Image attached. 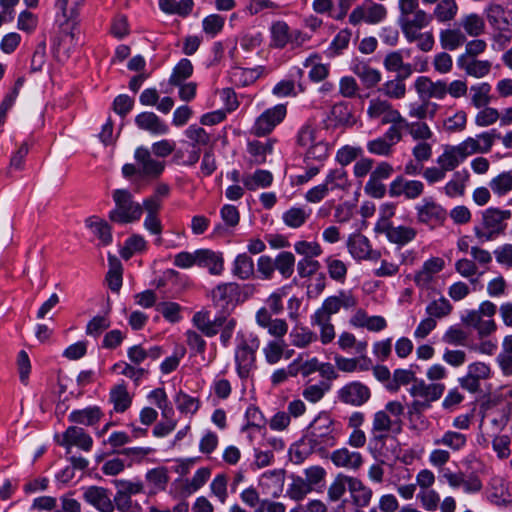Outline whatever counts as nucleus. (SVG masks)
I'll list each match as a JSON object with an SVG mask.
<instances>
[{
    "label": "nucleus",
    "mask_w": 512,
    "mask_h": 512,
    "mask_svg": "<svg viewBox=\"0 0 512 512\" xmlns=\"http://www.w3.org/2000/svg\"><path fill=\"white\" fill-rule=\"evenodd\" d=\"M451 311L452 305L444 297L432 301L426 307V313L429 315V317L434 319L446 317L451 313Z\"/></svg>",
    "instance_id": "obj_55"
},
{
    "label": "nucleus",
    "mask_w": 512,
    "mask_h": 512,
    "mask_svg": "<svg viewBox=\"0 0 512 512\" xmlns=\"http://www.w3.org/2000/svg\"><path fill=\"white\" fill-rule=\"evenodd\" d=\"M230 77L236 85L248 86L259 77V74L253 69L236 67L232 69Z\"/></svg>",
    "instance_id": "obj_56"
},
{
    "label": "nucleus",
    "mask_w": 512,
    "mask_h": 512,
    "mask_svg": "<svg viewBox=\"0 0 512 512\" xmlns=\"http://www.w3.org/2000/svg\"><path fill=\"white\" fill-rule=\"evenodd\" d=\"M444 390L445 386L443 384H426L424 381H421L411 388V394L416 397L424 398L425 402L429 404L432 401L438 400L442 396Z\"/></svg>",
    "instance_id": "obj_26"
},
{
    "label": "nucleus",
    "mask_w": 512,
    "mask_h": 512,
    "mask_svg": "<svg viewBox=\"0 0 512 512\" xmlns=\"http://www.w3.org/2000/svg\"><path fill=\"white\" fill-rule=\"evenodd\" d=\"M134 158L142 177L156 179L165 169V163L154 159L151 152L145 147H138L135 150Z\"/></svg>",
    "instance_id": "obj_8"
},
{
    "label": "nucleus",
    "mask_w": 512,
    "mask_h": 512,
    "mask_svg": "<svg viewBox=\"0 0 512 512\" xmlns=\"http://www.w3.org/2000/svg\"><path fill=\"white\" fill-rule=\"evenodd\" d=\"M312 487L303 478L296 477L287 489V495L295 501L302 500L309 492Z\"/></svg>",
    "instance_id": "obj_58"
},
{
    "label": "nucleus",
    "mask_w": 512,
    "mask_h": 512,
    "mask_svg": "<svg viewBox=\"0 0 512 512\" xmlns=\"http://www.w3.org/2000/svg\"><path fill=\"white\" fill-rule=\"evenodd\" d=\"M377 229L385 233L390 242L400 245L412 241L416 236L415 229L407 226H393L386 220L378 223Z\"/></svg>",
    "instance_id": "obj_18"
},
{
    "label": "nucleus",
    "mask_w": 512,
    "mask_h": 512,
    "mask_svg": "<svg viewBox=\"0 0 512 512\" xmlns=\"http://www.w3.org/2000/svg\"><path fill=\"white\" fill-rule=\"evenodd\" d=\"M352 0H336V6H333L332 0H313V9L317 13H332L337 20H342L348 13Z\"/></svg>",
    "instance_id": "obj_23"
},
{
    "label": "nucleus",
    "mask_w": 512,
    "mask_h": 512,
    "mask_svg": "<svg viewBox=\"0 0 512 512\" xmlns=\"http://www.w3.org/2000/svg\"><path fill=\"white\" fill-rule=\"evenodd\" d=\"M367 115L370 119L381 118L382 124L402 122V115L393 108L392 104L380 98H374L369 101Z\"/></svg>",
    "instance_id": "obj_9"
},
{
    "label": "nucleus",
    "mask_w": 512,
    "mask_h": 512,
    "mask_svg": "<svg viewBox=\"0 0 512 512\" xmlns=\"http://www.w3.org/2000/svg\"><path fill=\"white\" fill-rule=\"evenodd\" d=\"M457 64L468 76L483 78L491 71L492 64L488 60H480L473 57L460 56Z\"/></svg>",
    "instance_id": "obj_22"
},
{
    "label": "nucleus",
    "mask_w": 512,
    "mask_h": 512,
    "mask_svg": "<svg viewBox=\"0 0 512 512\" xmlns=\"http://www.w3.org/2000/svg\"><path fill=\"white\" fill-rule=\"evenodd\" d=\"M175 403L178 410L182 413L194 414L199 409V400L182 391L175 397Z\"/></svg>",
    "instance_id": "obj_60"
},
{
    "label": "nucleus",
    "mask_w": 512,
    "mask_h": 512,
    "mask_svg": "<svg viewBox=\"0 0 512 512\" xmlns=\"http://www.w3.org/2000/svg\"><path fill=\"white\" fill-rule=\"evenodd\" d=\"M387 16V9L383 4L373 0H365L354 9V23L365 22L375 25L382 22Z\"/></svg>",
    "instance_id": "obj_7"
},
{
    "label": "nucleus",
    "mask_w": 512,
    "mask_h": 512,
    "mask_svg": "<svg viewBox=\"0 0 512 512\" xmlns=\"http://www.w3.org/2000/svg\"><path fill=\"white\" fill-rule=\"evenodd\" d=\"M414 88L421 100L430 102L431 99L443 100L445 98V81H433L427 76H419L414 82Z\"/></svg>",
    "instance_id": "obj_10"
},
{
    "label": "nucleus",
    "mask_w": 512,
    "mask_h": 512,
    "mask_svg": "<svg viewBox=\"0 0 512 512\" xmlns=\"http://www.w3.org/2000/svg\"><path fill=\"white\" fill-rule=\"evenodd\" d=\"M86 225L92 229L93 233L104 245H108L112 242L111 227L109 224L97 217H91L86 220Z\"/></svg>",
    "instance_id": "obj_39"
},
{
    "label": "nucleus",
    "mask_w": 512,
    "mask_h": 512,
    "mask_svg": "<svg viewBox=\"0 0 512 512\" xmlns=\"http://www.w3.org/2000/svg\"><path fill=\"white\" fill-rule=\"evenodd\" d=\"M309 216L310 211L301 207H292L283 214L282 219L287 226L298 228L306 222Z\"/></svg>",
    "instance_id": "obj_49"
},
{
    "label": "nucleus",
    "mask_w": 512,
    "mask_h": 512,
    "mask_svg": "<svg viewBox=\"0 0 512 512\" xmlns=\"http://www.w3.org/2000/svg\"><path fill=\"white\" fill-rule=\"evenodd\" d=\"M273 181L272 174L267 170H256L253 174L244 175L242 182L244 186L251 191L258 188H266Z\"/></svg>",
    "instance_id": "obj_32"
},
{
    "label": "nucleus",
    "mask_w": 512,
    "mask_h": 512,
    "mask_svg": "<svg viewBox=\"0 0 512 512\" xmlns=\"http://www.w3.org/2000/svg\"><path fill=\"white\" fill-rule=\"evenodd\" d=\"M110 401L113 403L115 411L122 413L130 407L132 399L126 386L119 384L111 389Z\"/></svg>",
    "instance_id": "obj_36"
},
{
    "label": "nucleus",
    "mask_w": 512,
    "mask_h": 512,
    "mask_svg": "<svg viewBox=\"0 0 512 512\" xmlns=\"http://www.w3.org/2000/svg\"><path fill=\"white\" fill-rule=\"evenodd\" d=\"M492 192L502 197L512 191V171H505L493 177L489 182Z\"/></svg>",
    "instance_id": "obj_37"
},
{
    "label": "nucleus",
    "mask_w": 512,
    "mask_h": 512,
    "mask_svg": "<svg viewBox=\"0 0 512 512\" xmlns=\"http://www.w3.org/2000/svg\"><path fill=\"white\" fill-rule=\"evenodd\" d=\"M294 34L298 35L299 32H291L289 26L284 21H277L271 26L273 45L277 48L285 47L290 41H292Z\"/></svg>",
    "instance_id": "obj_31"
},
{
    "label": "nucleus",
    "mask_w": 512,
    "mask_h": 512,
    "mask_svg": "<svg viewBox=\"0 0 512 512\" xmlns=\"http://www.w3.org/2000/svg\"><path fill=\"white\" fill-rule=\"evenodd\" d=\"M354 73L367 88L375 86L381 79V74L378 70L365 64H357L354 67Z\"/></svg>",
    "instance_id": "obj_47"
},
{
    "label": "nucleus",
    "mask_w": 512,
    "mask_h": 512,
    "mask_svg": "<svg viewBox=\"0 0 512 512\" xmlns=\"http://www.w3.org/2000/svg\"><path fill=\"white\" fill-rule=\"evenodd\" d=\"M346 485L352 489V479L343 475H338L332 485L329 487L328 495L332 501L339 500L346 491Z\"/></svg>",
    "instance_id": "obj_62"
},
{
    "label": "nucleus",
    "mask_w": 512,
    "mask_h": 512,
    "mask_svg": "<svg viewBox=\"0 0 512 512\" xmlns=\"http://www.w3.org/2000/svg\"><path fill=\"white\" fill-rule=\"evenodd\" d=\"M85 0H56V8L67 20L79 18V9L83 6Z\"/></svg>",
    "instance_id": "obj_44"
},
{
    "label": "nucleus",
    "mask_w": 512,
    "mask_h": 512,
    "mask_svg": "<svg viewBox=\"0 0 512 512\" xmlns=\"http://www.w3.org/2000/svg\"><path fill=\"white\" fill-rule=\"evenodd\" d=\"M146 240L141 235H132L129 237L124 247L120 251V255L123 259L128 260L134 253L142 252L146 249Z\"/></svg>",
    "instance_id": "obj_52"
},
{
    "label": "nucleus",
    "mask_w": 512,
    "mask_h": 512,
    "mask_svg": "<svg viewBox=\"0 0 512 512\" xmlns=\"http://www.w3.org/2000/svg\"><path fill=\"white\" fill-rule=\"evenodd\" d=\"M59 444L69 452L72 446H76L84 451H90L93 445L92 437L85 430L78 426H70L62 435Z\"/></svg>",
    "instance_id": "obj_16"
},
{
    "label": "nucleus",
    "mask_w": 512,
    "mask_h": 512,
    "mask_svg": "<svg viewBox=\"0 0 512 512\" xmlns=\"http://www.w3.org/2000/svg\"><path fill=\"white\" fill-rule=\"evenodd\" d=\"M439 40L443 49L454 51L466 43V36L459 28H450L440 32Z\"/></svg>",
    "instance_id": "obj_29"
},
{
    "label": "nucleus",
    "mask_w": 512,
    "mask_h": 512,
    "mask_svg": "<svg viewBox=\"0 0 512 512\" xmlns=\"http://www.w3.org/2000/svg\"><path fill=\"white\" fill-rule=\"evenodd\" d=\"M468 179L469 173L467 171L455 172L453 178L444 187L445 193L449 197L463 196Z\"/></svg>",
    "instance_id": "obj_38"
},
{
    "label": "nucleus",
    "mask_w": 512,
    "mask_h": 512,
    "mask_svg": "<svg viewBox=\"0 0 512 512\" xmlns=\"http://www.w3.org/2000/svg\"><path fill=\"white\" fill-rule=\"evenodd\" d=\"M136 125L153 135H164L168 132V126L153 112H142L135 118Z\"/></svg>",
    "instance_id": "obj_24"
},
{
    "label": "nucleus",
    "mask_w": 512,
    "mask_h": 512,
    "mask_svg": "<svg viewBox=\"0 0 512 512\" xmlns=\"http://www.w3.org/2000/svg\"><path fill=\"white\" fill-rule=\"evenodd\" d=\"M286 344L284 339L271 340L263 348V353L267 363L274 365L278 363L285 351Z\"/></svg>",
    "instance_id": "obj_45"
},
{
    "label": "nucleus",
    "mask_w": 512,
    "mask_h": 512,
    "mask_svg": "<svg viewBox=\"0 0 512 512\" xmlns=\"http://www.w3.org/2000/svg\"><path fill=\"white\" fill-rule=\"evenodd\" d=\"M225 19L218 14H211L205 17L202 21L203 31L214 37L218 33H220L224 27Z\"/></svg>",
    "instance_id": "obj_63"
},
{
    "label": "nucleus",
    "mask_w": 512,
    "mask_h": 512,
    "mask_svg": "<svg viewBox=\"0 0 512 512\" xmlns=\"http://www.w3.org/2000/svg\"><path fill=\"white\" fill-rule=\"evenodd\" d=\"M255 321L260 327L267 329V332L275 338L274 340L283 339L288 332L286 320L272 318L266 307H262L256 312Z\"/></svg>",
    "instance_id": "obj_12"
},
{
    "label": "nucleus",
    "mask_w": 512,
    "mask_h": 512,
    "mask_svg": "<svg viewBox=\"0 0 512 512\" xmlns=\"http://www.w3.org/2000/svg\"><path fill=\"white\" fill-rule=\"evenodd\" d=\"M424 192V184L418 180H406L402 176L396 177L389 186L391 197L405 196L407 199H416Z\"/></svg>",
    "instance_id": "obj_15"
},
{
    "label": "nucleus",
    "mask_w": 512,
    "mask_h": 512,
    "mask_svg": "<svg viewBox=\"0 0 512 512\" xmlns=\"http://www.w3.org/2000/svg\"><path fill=\"white\" fill-rule=\"evenodd\" d=\"M193 66L190 60L184 58L179 61L169 79L171 85H181L192 75Z\"/></svg>",
    "instance_id": "obj_53"
},
{
    "label": "nucleus",
    "mask_w": 512,
    "mask_h": 512,
    "mask_svg": "<svg viewBox=\"0 0 512 512\" xmlns=\"http://www.w3.org/2000/svg\"><path fill=\"white\" fill-rule=\"evenodd\" d=\"M470 92L472 94L471 102L476 108L485 107L491 101V85L489 83L483 82L474 85L470 88Z\"/></svg>",
    "instance_id": "obj_42"
},
{
    "label": "nucleus",
    "mask_w": 512,
    "mask_h": 512,
    "mask_svg": "<svg viewBox=\"0 0 512 512\" xmlns=\"http://www.w3.org/2000/svg\"><path fill=\"white\" fill-rule=\"evenodd\" d=\"M146 479L154 488L164 490L169 480L167 469L160 467L149 470Z\"/></svg>",
    "instance_id": "obj_64"
},
{
    "label": "nucleus",
    "mask_w": 512,
    "mask_h": 512,
    "mask_svg": "<svg viewBox=\"0 0 512 512\" xmlns=\"http://www.w3.org/2000/svg\"><path fill=\"white\" fill-rule=\"evenodd\" d=\"M197 265L207 268L212 275H220L224 270L222 253L210 249L196 250Z\"/></svg>",
    "instance_id": "obj_21"
},
{
    "label": "nucleus",
    "mask_w": 512,
    "mask_h": 512,
    "mask_svg": "<svg viewBox=\"0 0 512 512\" xmlns=\"http://www.w3.org/2000/svg\"><path fill=\"white\" fill-rule=\"evenodd\" d=\"M459 7L455 0H440L434 10V17L438 22L445 23L453 21L458 13Z\"/></svg>",
    "instance_id": "obj_30"
},
{
    "label": "nucleus",
    "mask_w": 512,
    "mask_h": 512,
    "mask_svg": "<svg viewBox=\"0 0 512 512\" xmlns=\"http://www.w3.org/2000/svg\"><path fill=\"white\" fill-rule=\"evenodd\" d=\"M326 184L330 186L329 189L339 188L347 190L350 187L348 173L344 167L333 170L326 178Z\"/></svg>",
    "instance_id": "obj_57"
},
{
    "label": "nucleus",
    "mask_w": 512,
    "mask_h": 512,
    "mask_svg": "<svg viewBox=\"0 0 512 512\" xmlns=\"http://www.w3.org/2000/svg\"><path fill=\"white\" fill-rule=\"evenodd\" d=\"M496 313V305L490 301H484L477 310H468L462 316L464 325L475 328L480 336L490 335L496 330V323L492 317Z\"/></svg>",
    "instance_id": "obj_4"
},
{
    "label": "nucleus",
    "mask_w": 512,
    "mask_h": 512,
    "mask_svg": "<svg viewBox=\"0 0 512 512\" xmlns=\"http://www.w3.org/2000/svg\"><path fill=\"white\" fill-rule=\"evenodd\" d=\"M512 216L510 210L488 208L482 213V226L475 228V235L481 243L491 241L506 229V221Z\"/></svg>",
    "instance_id": "obj_3"
},
{
    "label": "nucleus",
    "mask_w": 512,
    "mask_h": 512,
    "mask_svg": "<svg viewBox=\"0 0 512 512\" xmlns=\"http://www.w3.org/2000/svg\"><path fill=\"white\" fill-rule=\"evenodd\" d=\"M460 27L470 37H478L485 31V21L482 16L477 13L465 14L459 22Z\"/></svg>",
    "instance_id": "obj_28"
},
{
    "label": "nucleus",
    "mask_w": 512,
    "mask_h": 512,
    "mask_svg": "<svg viewBox=\"0 0 512 512\" xmlns=\"http://www.w3.org/2000/svg\"><path fill=\"white\" fill-rule=\"evenodd\" d=\"M436 446H446L453 451H459L466 445V436L455 431H447L442 437L434 440Z\"/></svg>",
    "instance_id": "obj_40"
},
{
    "label": "nucleus",
    "mask_w": 512,
    "mask_h": 512,
    "mask_svg": "<svg viewBox=\"0 0 512 512\" xmlns=\"http://www.w3.org/2000/svg\"><path fill=\"white\" fill-rule=\"evenodd\" d=\"M406 78H401L400 76H396L395 79L389 80L382 85V92L389 98L392 99H402L406 95V85L404 80Z\"/></svg>",
    "instance_id": "obj_50"
},
{
    "label": "nucleus",
    "mask_w": 512,
    "mask_h": 512,
    "mask_svg": "<svg viewBox=\"0 0 512 512\" xmlns=\"http://www.w3.org/2000/svg\"><path fill=\"white\" fill-rule=\"evenodd\" d=\"M185 135L191 140V147L200 148L206 146L210 142L209 134L202 128L195 125L189 126Z\"/></svg>",
    "instance_id": "obj_59"
},
{
    "label": "nucleus",
    "mask_w": 512,
    "mask_h": 512,
    "mask_svg": "<svg viewBox=\"0 0 512 512\" xmlns=\"http://www.w3.org/2000/svg\"><path fill=\"white\" fill-rule=\"evenodd\" d=\"M464 159L456 145L446 146L444 152L438 157V165L445 171L454 170Z\"/></svg>",
    "instance_id": "obj_33"
},
{
    "label": "nucleus",
    "mask_w": 512,
    "mask_h": 512,
    "mask_svg": "<svg viewBox=\"0 0 512 512\" xmlns=\"http://www.w3.org/2000/svg\"><path fill=\"white\" fill-rule=\"evenodd\" d=\"M416 210L418 221L426 224L440 223L446 217V212L441 205L428 198L423 199Z\"/></svg>",
    "instance_id": "obj_17"
},
{
    "label": "nucleus",
    "mask_w": 512,
    "mask_h": 512,
    "mask_svg": "<svg viewBox=\"0 0 512 512\" xmlns=\"http://www.w3.org/2000/svg\"><path fill=\"white\" fill-rule=\"evenodd\" d=\"M259 341L252 340L251 344L246 341L241 342L235 351V361L237 364V371L241 378L249 375V372L255 364V351L258 348Z\"/></svg>",
    "instance_id": "obj_11"
},
{
    "label": "nucleus",
    "mask_w": 512,
    "mask_h": 512,
    "mask_svg": "<svg viewBox=\"0 0 512 512\" xmlns=\"http://www.w3.org/2000/svg\"><path fill=\"white\" fill-rule=\"evenodd\" d=\"M102 417V412L98 407H89L83 410H75L70 413L69 420L81 425L92 426Z\"/></svg>",
    "instance_id": "obj_34"
},
{
    "label": "nucleus",
    "mask_w": 512,
    "mask_h": 512,
    "mask_svg": "<svg viewBox=\"0 0 512 512\" xmlns=\"http://www.w3.org/2000/svg\"><path fill=\"white\" fill-rule=\"evenodd\" d=\"M247 150L255 164H263L266 162V156L273 150V142L271 140L266 142L250 141Z\"/></svg>",
    "instance_id": "obj_35"
},
{
    "label": "nucleus",
    "mask_w": 512,
    "mask_h": 512,
    "mask_svg": "<svg viewBox=\"0 0 512 512\" xmlns=\"http://www.w3.org/2000/svg\"><path fill=\"white\" fill-rule=\"evenodd\" d=\"M83 498L100 512H113L114 510L113 501L110 499L105 488L97 486L88 487L83 494Z\"/></svg>",
    "instance_id": "obj_19"
},
{
    "label": "nucleus",
    "mask_w": 512,
    "mask_h": 512,
    "mask_svg": "<svg viewBox=\"0 0 512 512\" xmlns=\"http://www.w3.org/2000/svg\"><path fill=\"white\" fill-rule=\"evenodd\" d=\"M290 285H285L272 292L266 299L268 311L273 314H280L283 307V298L287 296Z\"/></svg>",
    "instance_id": "obj_54"
},
{
    "label": "nucleus",
    "mask_w": 512,
    "mask_h": 512,
    "mask_svg": "<svg viewBox=\"0 0 512 512\" xmlns=\"http://www.w3.org/2000/svg\"><path fill=\"white\" fill-rule=\"evenodd\" d=\"M400 419L392 420L385 411H379L375 414L373 426L376 431L385 432L392 430L394 426L396 430H400Z\"/></svg>",
    "instance_id": "obj_61"
},
{
    "label": "nucleus",
    "mask_w": 512,
    "mask_h": 512,
    "mask_svg": "<svg viewBox=\"0 0 512 512\" xmlns=\"http://www.w3.org/2000/svg\"><path fill=\"white\" fill-rule=\"evenodd\" d=\"M383 65L386 70L396 72L397 76L401 78H408L413 73L411 64L404 63L403 56L398 51L388 53L384 58Z\"/></svg>",
    "instance_id": "obj_25"
},
{
    "label": "nucleus",
    "mask_w": 512,
    "mask_h": 512,
    "mask_svg": "<svg viewBox=\"0 0 512 512\" xmlns=\"http://www.w3.org/2000/svg\"><path fill=\"white\" fill-rule=\"evenodd\" d=\"M233 273L242 280L249 279L254 274V262L246 253L239 254L234 261Z\"/></svg>",
    "instance_id": "obj_41"
},
{
    "label": "nucleus",
    "mask_w": 512,
    "mask_h": 512,
    "mask_svg": "<svg viewBox=\"0 0 512 512\" xmlns=\"http://www.w3.org/2000/svg\"><path fill=\"white\" fill-rule=\"evenodd\" d=\"M319 59L320 57L315 54L308 57L304 62V66L310 68L309 78L314 82H320L328 75V67L320 63Z\"/></svg>",
    "instance_id": "obj_46"
},
{
    "label": "nucleus",
    "mask_w": 512,
    "mask_h": 512,
    "mask_svg": "<svg viewBox=\"0 0 512 512\" xmlns=\"http://www.w3.org/2000/svg\"><path fill=\"white\" fill-rule=\"evenodd\" d=\"M445 267V261L440 257H432L423 263L422 268L414 275L415 284L422 289L430 288L436 276Z\"/></svg>",
    "instance_id": "obj_14"
},
{
    "label": "nucleus",
    "mask_w": 512,
    "mask_h": 512,
    "mask_svg": "<svg viewBox=\"0 0 512 512\" xmlns=\"http://www.w3.org/2000/svg\"><path fill=\"white\" fill-rule=\"evenodd\" d=\"M348 306V301L343 296L329 297L312 316V323H325V321H330L331 315L339 312L342 307L348 308Z\"/></svg>",
    "instance_id": "obj_20"
},
{
    "label": "nucleus",
    "mask_w": 512,
    "mask_h": 512,
    "mask_svg": "<svg viewBox=\"0 0 512 512\" xmlns=\"http://www.w3.org/2000/svg\"><path fill=\"white\" fill-rule=\"evenodd\" d=\"M238 296L239 286L236 283L220 284L212 291L213 302L221 307L231 303Z\"/></svg>",
    "instance_id": "obj_27"
},
{
    "label": "nucleus",
    "mask_w": 512,
    "mask_h": 512,
    "mask_svg": "<svg viewBox=\"0 0 512 512\" xmlns=\"http://www.w3.org/2000/svg\"><path fill=\"white\" fill-rule=\"evenodd\" d=\"M332 420L327 415H319L310 424L307 434L303 439V445H308L311 450H326L335 445Z\"/></svg>",
    "instance_id": "obj_2"
},
{
    "label": "nucleus",
    "mask_w": 512,
    "mask_h": 512,
    "mask_svg": "<svg viewBox=\"0 0 512 512\" xmlns=\"http://www.w3.org/2000/svg\"><path fill=\"white\" fill-rule=\"evenodd\" d=\"M291 343L298 348H305L316 341L317 335L304 327H295L290 332Z\"/></svg>",
    "instance_id": "obj_51"
},
{
    "label": "nucleus",
    "mask_w": 512,
    "mask_h": 512,
    "mask_svg": "<svg viewBox=\"0 0 512 512\" xmlns=\"http://www.w3.org/2000/svg\"><path fill=\"white\" fill-rule=\"evenodd\" d=\"M495 138L496 135L494 133L483 132L475 137L466 138L464 141L456 145V147L465 160L468 156L473 154L488 153L494 144Z\"/></svg>",
    "instance_id": "obj_6"
},
{
    "label": "nucleus",
    "mask_w": 512,
    "mask_h": 512,
    "mask_svg": "<svg viewBox=\"0 0 512 512\" xmlns=\"http://www.w3.org/2000/svg\"><path fill=\"white\" fill-rule=\"evenodd\" d=\"M432 21V15L426 11L416 8L411 14L400 15L399 25L404 34L414 36V33L420 32L421 29L427 27Z\"/></svg>",
    "instance_id": "obj_13"
},
{
    "label": "nucleus",
    "mask_w": 512,
    "mask_h": 512,
    "mask_svg": "<svg viewBox=\"0 0 512 512\" xmlns=\"http://www.w3.org/2000/svg\"><path fill=\"white\" fill-rule=\"evenodd\" d=\"M112 198L115 202V208L109 213L111 221L126 224L140 219L143 207L140 203L133 200L129 190L116 189L112 194Z\"/></svg>",
    "instance_id": "obj_1"
},
{
    "label": "nucleus",
    "mask_w": 512,
    "mask_h": 512,
    "mask_svg": "<svg viewBox=\"0 0 512 512\" xmlns=\"http://www.w3.org/2000/svg\"><path fill=\"white\" fill-rule=\"evenodd\" d=\"M380 253L370 248L366 237L354 235V258L358 259H378Z\"/></svg>",
    "instance_id": "obj_48"
},
{
    "label": "nucleus",
    "mask_w": 512,
    "mask_h": 512,
    "mask_svg": "<svg viewBox=\"0 0 512 512\" xmlns=\"http://www.w3.org/2000/svg\"><path fill=\"white\" fill-rule=\"evenodd\" d=\"M285 116L286 107L284 105L279 104L269 108L256 118L251 133L258 137L265 136L271 133Z\"/></svg>",
    "instance_id": "obj_5"
},
{
    "label": "nucleus",
    "mask_w": 512,
    "mask_h": 512,
    "mask_svg": "<svg viewBox=\"0 0 512 512\" xmlns=\"http://www.w3.org/2000/svg\"><path fill=\"white\" fill-rule=\"evenodd\" d=\"M275 270H277L283 278H290L294 272L295 257L291 252L283 251L274 259Z\"/></svg>",
    "instance_id": "obj_43"
}]
</instances>
